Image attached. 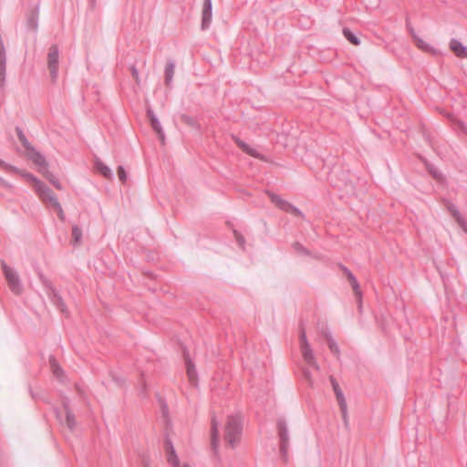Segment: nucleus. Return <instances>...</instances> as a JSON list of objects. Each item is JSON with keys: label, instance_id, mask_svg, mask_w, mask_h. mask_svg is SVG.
<instances>
[{"label": "nucleus", "instance_id": "f257e3e1", "mask_svg": "<svg viewBox=\"0 0 467 467\" xmlns=\"http://www.w3.org/2000/svg\"><path fill=\"white\" fill-rule=\"evenodd\" d=\"M242 431L243 425L240 415L229 416L225 424L224 440L233 449L237 446Z\"/></svg>", "mask_w": 467, "mask_h": 467}, {"label": "nucleus", "instance_id": "f03ea898", "mask_svg": "<svg viewBox=\"0 0 467 467\" xmlns=\"http://www.w3.org/2000/svg\"><path fill=\"white\" fill-rule=\"evenodd\" d=\"M36 192L37 193V195L43 202L48 203L50 206H52L54 209H56V211L57 213V216L59 217L60 220H62V221L65 220L64 210H63L57 197L56 196V194L53 192V191L48 186H47L42 182L41 186H38L36 188Z\"/></svg>", "mask_w": 467, "mask_h": 467}, {"label": "nucleus", "instance_id": "7ed1b4c3", "mask_svg": "<svg viewBox=\"0 0 467 467\" xmlns=\"http://www.w3.org/2000/svg\"><path fill=\"white\" fill-rule=\"evenodd\" d=\"M299 346L304 361L316 370H319L320 367L316 360L313 349L307 340L306 334L304 329L301 330L299 335Z\"/></svg>", "mask_w": 467, "mask_h": 467}, {"label": "nucleus", "instance_id": "20e7f679", "mask_svg": "<svg viewBox=\"0 0 467 467\" xmlns=\"http://www.w3.org/2000/svg\"><path fill=\"white\" fill-rule=\"evenodd\" d=\"M2 267L11 291L16 295L20 294L23 290V285L16 271L9 267L5 262H2Z\"/></svg>", "mask_w": 467, "mask_h": 467}, {"label": "nucleus", "instance_id": "39448f33", "mask_svg": "<svg viewBox=\"0 0 467 467\" xmlns=\"http://www.w3.org/2000/svg\"><path fill=\"white\" fill-rule=\"evenodd\" d=\"M58 59L59 49L57 45H52L47 54V66L53 81H56L58 76Z\"/></svg>", "mask_w": 467, "mask_h": 467}, {"label": "nucleus", "instance_id": "423d86ee", "mask_svg": "<svg viewBox=\"0 0 467 467\" xmlns=\"http://www.w3.org/2000/svg\"><path fill=\"white\" fill-rule=\"evenodd\" d=\"M277 426L279 430L280 453L283 458L286 459L289 448V431L285 420H279Z\"/></svg>", "mask_w": 467, "mask_h": 467}, {"label": "nucleus", "instance_id": "0eeeda50", "mask_svg": "<svg viewBox=\"0 0 467 467\" xmlns=\"http://www.w3.org/2000/svg\"><path fill=\"white\" fill-rule=\"evenodd\" d=\"M219 425L220 422L213 417L212 419V433H211V445L214 455L220 460L219 456Z\"/></svg>", "mask_w": 467, "mask_h": 467}, {"label": "nucleus", "instance_id": "6e6552de", "mask_svg": "<svg viewBox=\"0 0 467 467\" xmlns=\"http://www.w3.org/2000/svg\"><path fill=\"white\" fill-rule=\"evenodd\" d=\"M270 199L280 209H282V210H284L285 212H288V213H295L296 215L303 216L302 213L300 212V210L298 208L295 207L294 205H292L288 202L283 200L280 196H278L276 194H274V193H271L270 194Z\"/></svg>", "mask_w": 467, "mask_h": 467}, {"label": "nucleus", "instance_id": "1a4fd4ad", "mask_svg": "<svg viewBox=\"0 0 467 467\" xmlns=\"http://www.w3.org/2000/svg\"><path fill=\"white\" fill-rule=\"evenodd\" d=\"M213 16V4L212 0H203L202 13V30H206L212 22Z\"/></svg>", "mask_w": 467, "mask_h": 467}, {"label": "nucleus", "instance_id": "9d476101", "mask_svg": "<svg viewBox=\"0 0 467 467\" xmlns=\"http://www.w3.org/2000/svg\"><path fill=\"white\" fill-rule=\"evenodd\" d=\"M40 278L42 280V282L47 285V286H49L50 290H51V295L49 296H50V299L51 301L53 302V304L62 312V313H66L67 312V307H66V305L62 299V297L60 296V295L57 293V291L52 287L47 279L45 278L44 276L40 275Z\"/></svg>", "mask_w": 467, "mask_h": 467}, {"label": "nucleus", "instance_id": "9b49d317", "mask_svg": "<svg viewBox=\"0 0 467 467\" xmlns=\"http://www.w3.org/2000/svg\"><path fill=\"white\" fill-rule=\"evenodd\" d=\"M165 452L167 462L172 467H179L182 464L176 453L175 448L170 439L165 441Z\"/></svg>", "mask_w": 467, "mask_h": 467}, {"label": "nucleus", "instance_id": "f8f14e48", "mask_svg": "<svg viewBox=\"0 0 467 467\" xmlns=\"http://www.w3.org/2000/svg\"><path fill=\"white\" fill-rule=\"evenodd\" d=\"M29 159L41 169H47L48 163L43 154L37 151L34 147L28 150Z\"/></svg>", "mask_w": 467, "mask_h": 467}, {"label": "nucleus", "instance_id": "ddd939ff", "mask_svg": "<svg viewBox=\"0 0 467 467\" xmlns=\"http://www.w3.org/2000/svg\"><path fill=\"white\" fill-rule=\"evenodd\" d=\"M447 209L449 210V212L451 213V214L453 216V218L455 219V221L457 222V223L459 224V226L465 232L467 233V222L466 220L463 218V216L461 214L460 211L458 210V208L456 207L455 204L451 203V202H448L447 203Z\"/></svg>", "mask_w": 467, "mask_h": 467}, {"label": "nucleus", "instance_id": "4468645a", "mask_svg": "<svg viewBox=\"0 0 467 467\" xmlns=\"http://www.w3.org/2000/svg\"><path fill=\"white\" fill-rule=\"evenodd\" d=\"M450 47L457 57H467V47L463 46L459 40L451 39Z\"/></svg>", "mask_w": 467, "mask_h": 467}, {"label": "nucleus", "instance_id": "2eb2a0df", "mask_svg": "<svg viewBox=\"0 0 467 467\" xmlns=\"http://www.w3.org/2000/svg\"><path fill=\"white\" fill-rule=\"evenodd\" d=\"M343 270H344L345 274L347 275V276L351 284V286H352L353 290L355 291V294L358 296V298L360 300L361 299V291H360V287H359L357 278L354 276L352 272L350 270H348L347 267H343Z\"/></svg>", "mask_w": 467, "mask_h": 467}, {"label": "nucleus", "instance_id": "dca6fc26", "mask_svg": "<svg viewBox=\"0 0 467 467\" xmlns=\"http://www.w3.org/2000/svg\"><path fill=\"white\" fill-rule=\"evenodd\" d=\"M174 70H175L174 62L171 60H169L165 67V83L168 86H170L172 83Z\"/></svg>", "mask_w": 467, "mask_h": 467}, {"label": "nucleus", "instance_id": "f3484780", "mask_svg": "<svg viewBox=\"0 0 467 467\" xmlns=\"http://www.w3.org/2000/svg\"><path fill=\"white\" fill-rule=\"evenodd\" d=\"M66 409V425L67 427L73 431L76 427V420L74 414L69 410L68 404L67 402L64 403Z\"/></svg>", "mask_w": 467, "mask_h": 467}, {"label": "nucleus", "instance_id": "a211bd4d", "mask_svg": "<svg viewBox=\"0 0 467 467\" xmlns=\"http://www.w3.org/2000/svg\"><path fill=\"white\" fill-rule=\"evenodd\" d=\"M331 382H332L333 389L335 391V394H336L337 400L338 401L339 407H344V405L347 402H346V399L344 397V394H343L342 390L340 389L338 384L336 382V380L333 378H331Z\"/></svg>", "mask_w": 467, "mask_h": 467}, {"label": "nucleus", "instance_id": "6ab92c4d", "mask_svg": "<svg viewBox=\"0 0 467 467\" xmlns=\"http://www.w3.org/2000/svg\"><path fill=\"white\" fill-rule=\"evenodd\" d=\"M96 168L98 171L107 179L113 178V172L109 167L104 164L101 161L98 160L96 161Z\"/></svg>", "mask_w": 467, "mask_h": 467}, {"label": "nucleus", "instance_id": "aec40b11", "mask_svg": "<svg viewBox=\"0 0 467 467\" xmlns=\"http://www.w3.org/2000/svg\"><path fill=\"white\" fill-rule=\"evenodd\" d=\"M187 375L192 384L196 385L197 383V372L195 366L190 361L186 360Z\"/></svg>", "mask_w": 467, "mask_h": 467}, {"label": "nucleus", "instance_id": "412c9836", "mask_svg": "<svg viewBox=\"0 0 467 467\" xmlns=\"http://www.w3.org/2000/svg\"><path fill=\"white\" fill-rule=\"evenodd\" d=\"M236 143L244 151H245L249 155L254 156V157H259V154H258L256 149L251 147L249 144H247L240 140H236Z\"/></svg>", "mask_w": 467, "mask_h": 467}, {"label": "nucleus", "instance_id": "4be33fe9", "mask_svg": "<svg viewBox=\"0 0 467 467\" xmlns=\"http://www.w3.org/2000/svg\"><path fill=\"white\" fill-rule=\"evenodd\" d=\"M181 119L183 123H185L186 125H188L193 129H196V130L200 129V125H199L196 118H194L192 116L182 114L181 116Z\"/></svg>", "mask_w": 467, "mask_h": 467}, {"label": "nucleus", "instance_id": "5701e85b", "mask_svg": "<svg viewBox=\"0 0 467 467\" xmlns=\"http://www.w3.org/2000/svg\"><path fill=\"white\" fill-rule=\"evenodd\" d=\"M19 174L34 184L35 191L36 190V188L38 186H41L42 182L38 178H36L35 175H33L29 172H26V171H19Z\"/></svg>", "mask_w": 467, "mask_h": 467}, {"label": "nucleus", "instance_id": "b1692460", "mask_svg": "<svg viewBox=\"0 0 467 467\" xmlns=\"http://www.w3.org/2000/svg\"><path fill=\"white\" fill-rule=\"evenodd\" d=\"M293 248L299 255L311 256V252L306 248L302 244L296 242L293 244Z\"/></svg>", "mask_w": 467, "mask_h": 467}, {"label": "nucleus", "instance_id": "393cba45", "mask_svg": "<svg viewBox=\"0 0 467 467\" xmlns=\"http://www.w3.org/2000/svg\"><path fill=\"white\" fill-rule=\"evenodd\" d=\"M27 25L29 28L36 30L38 26V8L28 17Z\"/></svg>", "mask_w": 467, "mask_h": 467}, {"label": "nucleus", "instance_id": "a878e982", "mask_svg": "<svg viewBox=\"0 0 467 467\" xmlns=\"http://www.w3.org/2000/svg\"><path fill=\"white\" fill-rule=\"evenodd\" d=\"M344 36L353 45H359V39L354 35V33L348 28H343Z\"/></svg>", "mask_w": 467, "mask_h": 467}, {"label": "nucleus", "instance_id": "bb28decb", "mask_svg": "<svg viewBox=\"0 0 467 467\" xmlns=\"http://www.w3.org/2000/svg\"><path fill=\"white\" fill-rule=\"evenodd\" d=\"M411 33H412V36H413V38L415 39L416 41V44L418 46L419 48L424 50V51H432V47L428 44L426 43L424 40H422L421 38L418 37L413 30H411Z\"/></svg>", "mask_w": 467, "mask_h": 467}, {"label": "nucleus", "instance_id": "cd10ccee", "mask_svg": "<svg viewBox=\"0 0 467 467\" xmlns=\"http://www.w3.org/2000/svg\"><path fill=\"white\" fill-rule=\"evenodd\" d=\"M150 122H151V126H152L153 130L158 133L160 139L161 140H164V131L162 130L160 120L158 119H154Z\"/></svg>", "mask_w": 467, "mask_h": 467}, {"label": "nucleus", "instance_id": "c85d7f7f", "mask_svg": "<svg viewBox=\"0 0 467 467\" xmlns=\"http://www.w3.org/2000/svg\"><path fill=\"white\" fill-rule=\"evenodd\" d=\"M327 343H328V348H329L330 351L332 353H334L338 358L340 355V350H339V348H338V345L337 344V342L331 337H329Z\"/></svg>", "mask_w": 467, "mask_h": 467}, {"label": "nucleus", "instance_id": "c756f323", "mask_svg": "<svg viewBox=\"0 0 467 467\" xmlns=\"http://www.w3.org/2000/svg\"><path fill=\"white\" fill-rule=\"evenodd\" d=\"M17 136L23 146L28 150L32 146L30 145L28 140L26 139V135L23 133V131L17 128Z\"/></svg>", "mask_w": 467, "mask_h": 467}, {"label": "nucleus", "instance_id": "7c9ffc66", "mask_svg": "<svg viewBox=\"0 0 467 467\" xmlns=\"http://www.w3.org/2000/svg\"><path fill=\"white\" fill-rule=\"evenodd\" d=\"M50 365L52 367V369H53V372L54 374L57 377V378H61L62 374H63V370L62 368L57 365V363L56 362V360L54 358H50Z\"/></svg>", "mask_w": 467, "mask_h": 467}, {"label": "nucleus", "instance_id": "2f4dec72", "mask_svg": "<svg viewBox=\"0 0 467 467\" xmlns=\"http://www.w3.org/2000/svg\"><path fill=\"white\" fill-rule=\"evenodd\" d=\"M72 235H73V238H74V242L75 243H78L80 240H81V237H82V231L81 229L75 225L73 226L72 228Z\"/></svg>", "mask_w": 467, "mask_h": 467}, {"label": "nucleus", "instance_id": "473e14b6", "mask_svg": "<svg viewBox=\"0 0 467 467\" xmlns=\"http://www.w3.org/2000/svg\"><path fill=\"white\" fill-rule=\"evenodd\" d=\"M46 176L47 178L49 180V182L58 190H61L62 189V185L60 183V182L55 178V176L53 174H51L50 172H47L46 173Z\"/></svg>", "mask_w": 467, "mask_h": 467}, {"label": "nucleus", "instance_id": "72a5a7b5", "mask_svg": "<svg viewBox=\"0 0 467 467\" xmlns=\"http://www.w3.org/2000/svg\"><path fill=\"white\" fill-rule=\"evenodd\" d=\"M1 167L5 169L7 171H13V172H16L18 174H19V171H21V170H19L18 168L6 163L5 161H1Z\"/></svg>", "mask_w": 467, "mask_h": 467}, {"label": "nucleus", "instance_id": "f704fd0d", "mask_svg": "<svg viewBox=\"0 0 467 467\" xmlns=\"http://www.w3.org/2000/svg\"><path fill=\"white\" fill-rule=\"evenodd\" d=\"M302 372H303L304 378L306 379L307 383L310 386H312L313 385V379H312V375H311L310 370L308 368H303Z\"/></svg>", "mask_w": 467, "mask_h": 467}, {"label": "nucleus", "instance_id": "c9c22d12", "mask_svg": "<svg viewBox=\"0 0 467 467\" xmlns=\"http://www.w3.org/2000/svg\"><path fill=\"white\" fill-rule=\"evenodd\" d=\"M118 175H119V180L122 182H125L127 181V172L122 166H119Z\"/></svg>", "mask_w": 467, "mask_h": 467}, {"label": "nucleus", "instance_id": "e433bc0d", "mask_svg": "<svg viewBox=\"0 0 467 467\" xmlns=\"http://www.w3.org/2000/svg\"><path fill=\"white\" fill-rule=\"evenodd\" d=\"M6 77V67H0V86L4 87Z\"/></svg>", "mask_w": 467, "mask_h": 467}, {"label": "nucleus", "instance_id": "4c0bfd02", "mask_svg": "<svg viewBox=\"0 0 467 467\" xmlns=\"http://www.w3.org/2000/svg\"><path fill=\"white\" fill-rule=\"evenodd\" d=\"M340 410H341L343 420H344L345 424L347 425L348 423L347 403L344 405V407H340Z\"/></svg>", "mask_w": 467, "mask_h": 467}, {"label": "nucleus", "instance_id": "58836bf2", "mask_svg": "<svg viewBox=\"0 0 467 467\" xmlns=\"http://www.w3.org/2000/svg\"><path fill=\"white\" fill-rule=\"evenodd\" d=\"M130 69H131L132 77L135 78V81L137 82V84H140V75H139V71H138L137 67L135 66H132L130 67Z\"/></svg>", "mask_w": 467, "mask_h": 467}, {"label": "nucleus", "instance_id": "ea45409f", "mask_svg": "<svg viewBox=\"0 0 467 467\" xmlns=\"http://www.w3.org/2000/svg\"><path fill=\"white\" fill-rule=\"evenodd\" d=\"M234 236H235V239H236L238 244L242 248H244V237L239 233H237L236 231H234Z\"/></svg>", "mask_w": 467, "mask_h": 467}, {"label": "nucleus", "instance_id": "a19ab883", "mask_svg": "<svg viewBox=\"0 0 467 467\" xmlns=\"http://www.w3.org/2000/svg\"><path fill=\"white\" fill-rule=\"evenodd\" d=\"M147 116L149 117L150 121L153 120L154 119H158L151 109H147Z\"/></svg>", "mask_w": 467, "mask_h": 467}, {"label": "nucleus", "instance_id": "79ce46f5", "mask_svg": "<svg viewBox=\"0 0 467 467\" xmlns=\"http://www.w3.org/2000/svg\"><path fill=\"white\" fill-rule=\"evenodd\" d=\"M0 67H6V55L0 56Z\"/></svg>", "mask_w": 467, "mask_h": 467}, {"label": "nucleus", "instance_id": "37998d69", "mask_svg": "<svg viewBox=\"0 0 467 467\" xmlns=\"http://www.w3.org/2000/svg\"><path fill=\"white\" fill-rule=\"evenodd\" d=\"M2 55H6V53H5V47L4 42H3L2 38L0 37V56H2Z\"/></svg>", "mask_w": 467, "mask_h": 467}, {"label": "nucleus", "instance_id": "c03bdc74", "mask_svg": "<svg viewBox=\"0 0 467 467\" xmlns=\"http://www.w3.org/2000/svg\"><path fill=\"white\" fill-rule=\"evenodd\" d=\"M0 182L5 188L11 189L13 187V185L11 183H9L8 182L5 181L3 178H0Z\"/></svg>", "mask_w": 467, "mask_h": 467}, {"label": "nucleus", "instance_id": "a18cd8bd", "mask_svg": "<svg viewBox=\"0 0 467 467\" xmlns=\"http://www.w3.org/2000/svg\"><path fill=\"white\" fill-rule=\"evenodd\" d=\"M431 172L433 174V176L437 179H441V173L439 172L436 169H431Z\"/></svg>", "mask_w": 467, "mask_h": 467}, {"label": "nucleus", "instance_id": "49530a36", "mask_svg": "<svg viewBox=\"0 0 467 467\" xmlns=\"http://www.w3.org/2000/svg\"><path fill=\"white\" fill-rule=\"evenodd\" d=\"M55 412H56L57 418L60 420H61V415H60V413L58 412V410H55Z\"/></svg>", "mask_w": 467, "mask_h": 467}, {"label": "nucleus", "instance_id": "de8ad7c7", "mask_svg": "<svg viewBox=\"0 0 467 467\" xmlns=\"http://www.w3.org/2000/svg\"><path fill=\"white\" fill-rule=\"evenodd\" d=\"M179 467H191V466L187 463H182Z\"/></svg>", "mask_w": 467, "mask_h": 467}, {"label": "nucleus", "instance_id": "09e8293b", "mask_svg": "<svg viewBox=\"0 0 467 467\" xmlns=\"http://www.w3.org/2000/svg\"><path fill=\"white\" fill-rule=\"evenodd\" d=\"M179 467H191V466L187 463H182Z\"/></svg>", "mask_w": 467, "mask_h": 467}, {"label": "nucleus", "instance_id": "8fccbe9b", "mask_svg": "<svg viewBox=\"0 0 467 467\" xmlns=\"http://www.w3.org/2000/svg\"><path fill=\"white\" fill-rule=\"evenodd\" d=\"M90 1H91V2H93V3H95V2H96V0H90Z\"/></svg>", "mask_w": 467, "mask_h": 467}]
</instances>
